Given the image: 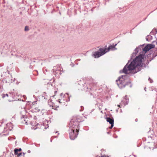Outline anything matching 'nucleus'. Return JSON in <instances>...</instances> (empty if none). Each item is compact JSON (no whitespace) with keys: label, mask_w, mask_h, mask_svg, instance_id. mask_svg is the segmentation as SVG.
I'll list each match as a JSON object with an SVG mask.
<instances>
[{"label":"nucleus","mask_w":157,"mask_h":157,"mask_svg":"<svg viewBox=\"0 0 157 157\" xmlns=\"http://www.w3.org/2000/svg\"><path fill=\"white\" fill-rule=\"evenodd\" d=\"M84 90H89L90 89V90H91L92 89V87L91 86L89 85V86H87V85H86V86L84 88Z\"/></svg>","instance_id":"nucleus-17"},{"label":"nucleus","mask_w":157,"mask_h":157,"mask_svg":"<svg viewBox=\"0 0 157 157\" xmlns=\"http://www.w3.org/2000/svg\"><path fill=\"white\" fill-rule=\"evenodd\" d=\"M3 65V64H0V67H1Z\"/></svg>","instance_id":"nucleus-49"},{"label":"nucleus","mask_w":157,"mask_h":157,"mask_svg":"<svg viewBox=\"0 0 157 157\" xmlns=\"http://www.w3.org/2000/svg\"><path fill=\"white\" fill-rule=\"evenodd\" d=\"M55 92V94H56L57 93V91H55V92Z\"/></svg>","instance_id":"nucleus-52"},{"label":"nucleus","mask_w":157,"mask_h":157,"mask_svg":"<svg viewBox=\"0 0 157 157\" xmlns=\"http://www.w3.org/2000/svg\"><path fill=\"white\" fill-rule=\"evenodd\" d=\"M15 78H13V79L10 78H7L5 82L6 83H8L10 84L12 82H14L15 81Z\"/></svg>","instance_id":"nucleus-14"},{"label":"nucleus","mask_w":157,"mask_h":157,"mask_svg":"<svg viewBox=\"0 0 157 157\" xmlns=\"http://www.w3.org/2000/svg\"><path fill=\"white\" fill-rule=\"evenodd\" d=\"M155 42V41H154L152 42V43H154Z\"/></svg>","instance_id":"nucleus-57"},{"label":"nucleus","mask_w":157,"mask_h":157,"mask_svg":"<svg viewBox=\"0 0 157 157\" xmlns=\"http://www.w3.org/2000/svg\"><path fill=\"white\" fill-rule=\"evenodd\" d=\"M51 142H52V138H51Z\"/></svg>","instance_id":"nucleus-59"},{"label":"nucleus","mask_w":157,"mask_h":157,"mask_svg":"<svg viewBox=\"0 0 157 157\" xmlns=\"http://www.w3.org/2000/svg\"><path fill=\"white\" fill-rule=\"evenodd\" d=\"M52 71L53 72L52 74L54 75H56L58 74H61V72L60 71L59 69H58L57 70L56 67L54 68L53 70H52Z\"/></svg>","instance_id":"nucleus-9"},{"label":"nucleus","mask_w":157,"mask_h":157,"mask_svg":"<svg viewBox=\"0 0 157 157\" xmlns=\"http://www.w3.org/2000/svg\"><path fill=\"white\" fill-rule=\"evenodd\" d=\"M39 125V124H38V123H37V124H36V126H37V125Z\"/></svg>","instance_id":"nucleus-62"},{"label":"nucleus","mask_w":157,"mask_h":157,"mask_svg":"<svg viewBox=\"0 0 157 157\" xmlns=\"http://www.w3.org/2000/svg\"><path fill=\"white\" fill-rule=\"evenodd\" d=\"M92 56L95 58H99L102 56L99 51L94 52Z\"/></svg>","instance_id":"nucleus-11"},{"label":"nucleus","mask_w":157,"mask_h":157,"mask_svg":"<svg viewBox=\"0 0 157 157\" xmlns=\"http://www.w3.org/2000/svg\"><path fill=\"white\" fill-rule=\"evenodd\" d=\"M115 17H118V15L117 14H116L115 15Z\"/></svg>","instance_id":"nucleus-39"},{"label":"nucleus","mask_w":157,"mask_h":157,"mask_svg":"<svg viewBox=\"0 0 157 157\" xmlns=\"http://www.w3.org/2000/svg\"><path fill=\"white\" fill-rule=\"evenodd\" d=\"M117 45V44H113L112 45L109 46L107 48V51L109 52L110 50H112V51L117 50V49L115 47Z\"/></svg>","instance_id":"nucleus-7"},{"label":"nucleus","mask_w":157,"mask_h":157,"mask_svg":"<svg viewBox=\"0 0 157 157\" xmlns=\"http://www.w3.org/2000/svg\"><path fill=\"white\" fill-rule=\"evenodd\" d=\"M99 51L100 53L102 56L108 52L107 51V48H101L99 49Z\"/></svg>","instance_id":"nucleus-8"},{"label":"nucleus","mask_w":157,"mask_h":157,"mask_svg":"<svg viewBox=\"0 0 157 157\" xmlns=\"http://www.w3.org/2000/svg\"><path fill=\"white\" fill-rule=\"evenodd\" d=\"M94 110V109H93L92 111H91V112H90V113H91Z\"/></svg>","instance_id":"nucleus-53"},{"label":"nucleus","mask_w":157,"mask_h":157,"mask_svg":"<svg viewBox=\"0 0 157 157\" xmlns=\"http://www.w3.org/2000/svg\"><path fill=\"white\" fill-rule=\"evenodd\" d=\"M22 157H24V155H25V154H26L25 153H24V152H22Z\"/></svg>","instance_id":"nucleus-36"},{"label":"nucleus","mask_w":157,"mask_h":157,"mask_svg":"<svg viewBox=\"0 0 157 157\" xmlns=\"http://www.w3.org/2000/svg\"><path fill=\"white\" fill-rule=\"evenodd\" d=\"M146 18H147V17H146L145 18H144V19L143 20L145 21L146 19Z\"/></svg>","instance_id":"nucleus-58"},{"label":"nucleus","mask_w":157,"mask_h":157,"mask_svg":"<svg viewBox=\"0 0 157 157\" xmlns=\"http://www.w3.org/2000/svg\"><path fill=\"white\" fill-rule=\"evenodd\" d=\"M15 56L17 57H19V56H18L17 55V54H15Z\"/></svg>","instance_id":"nucleus-38"},{"label":"nucleus","mask_w":157,"mask_h":157,"mask_svg":"<svg viewBox=\"0 0 157 157\" xmlns=\"http://www.w3.org/2000/svg\"><path fill=\"white\" fill-rule=\"evenodd\" d=\"M154 30H155V34H156L157 33V30L156 29L154 28Z\"/></svg>","instance_id":"nucleus-34"},{"label":"nucleus","mask_w":157,"mask_h":157,"mask_svg":"<svg viewBox=\"0 0 157 157\" xmlns=\"http://www.w3.org/2000/svg\"><path fill=\"white\" fill-rule=\"evenodd\" d=\"M137 121H138V119H137V118H136V119H135V121L136 122H137Z\"/></svg>","instance_id":"nucleus-47"},{"label":"nucleus","mask_w":157,"mask_h":157,"mask_svg":"<svg viewBox=\"0 0 157 157\" xmlns=\"http://www.w3.org/2000/svg\"><path fill=\"white\" fill-rule=\"evenodd\" d=\"M79 117L78 116L73 117L69 124V133L71 140H75L78 135L79 130L77 129L80 127L79 123L81 122Z\"/></svg>","instance_id":"nucleus-2"},{"label":"nucleus","mask_w":157,"mask_h":157,"mask_svg":"<svg viewBox=\"0 0 157 157\" xmlns=\"http://www.w3.org/2000/svg\"><path fill=\"white\" fill-rule=\"evenodd\" d=\"M6 96L7 97H8V94H6Z\"/></svg>","instance_id":"nucleus-51"},{"label":"nucleus","mask_w":157,"mask_h":157,"mask_svg":"<svg viewBox=\"0 0 157 157\" xmlns=\"http://www.w3.org/2000/svg\"><path fill=\"white\" fill-rule=\"evenodd\" d=\"M116 83L119 88L121 89L124 88L126 86H128L130 85L129 87L131 88L132 86V84L130 80H128V82H125L120 79V78H118V79L116 81Z\"/></svg>","instance_id":"nucleus-3"},{"label":"nucleus","mask_w":157,"mask_h":157,"mask_svg":"<svg viewBox=\"0 0 157 157\" xmlns=\"http://www.w3.org/2000/svg\"><path fill=\"white\" fill-rule=\"evenodd\" d=\"M142 21H140L136 26H137L140 23L142 22Z\"/></svg>","instance_id":"nucleus-45"},{"label":"nucleus","mask_w":157,"mask_h":157,"mask_svg":"<svg viewBox=\"0 0 157 157\" xmlns=\"http://www.w3.org/2000/svg\"><path fill=\"white\" fill-rule=\"evenodd\" d=\"M17 155V157H21V156L22 157V153H18V154Z\"/></svg>","instance_id":"nucleus-22"},{"label":"nucleus","mask_w":157,"mask_h":157,"mask_svg":"<svg viewBox=\"0 0 157 157\" xmlns=\"http://www.w3.org/2000/svg\"><path fill=\"white\" fill-rule=\"evenodd\" d=\"M60 95L61 96H62L63 95V93H61L60 94Z\"/></svg>","instance_id":"nucleus-54"},{"label":"nucleus","mask_w":157,"mask_h":157,"mask_svg":"<svg viewBox=\"0 0 157 157\" xmlns=\"http://www.w3.org/2000/svg\"><path fill=\"white\" fill-rule=\"evenodd\" d=\"M21 151V148H16L14 149V154L15 155H17L18 154L19 151Z\"/></svg>","instance_id":"nucleus-15"},{"label":"nucleus","mask_w":157,"mask_h":157,"mask_svg":"<svg viewBox=\"0 0 157 157\" xmlns=\"http://www.w3.org/2000/svg\"><path fill=\"white\" fill-rule=\"evenodd\" d=\"M10 48L9 47V46L7 44H5L3 48L2 49V52L1 53L2 54L3 53L4 54H6L7 52L10 51Z\"/></svg>","instance_id":"nucleus-5"},{"label":"nucleus","mask_w":157,"mask_h":157,"mask_svg":"<svg viewBox=\"0 0 157 157\" xmlns=\"http://www.w3.org/2000/svg\"><path fill=\"white\" fill-rule=\"evenodd\" d=\"M81 109L80 110V111H81L83 110L84 109V107L83 106H81Z\"/></svg>","instance_id":"nucleus-28"},{"label":"nucleus","mask_w":157,"mask_h":157,"mask_svg":"<svg viewBox=\"0 0 157 157\" xmlns=\"http://www.w3.org/2000/svg\"><path fill=\"white\" fill-rule=\"evenodd\" d=\"M117 106L120 108L121 107L120 105H117Z\"/></svg>","instance_id":"nucleus-48"},{"label":"nucleus","mask_w":157,"mask_h":157,"mask_svg":"<svg viewBox=\"0 0 157 157\" xmlns=\"http://www.w3.org/2000/svg\"><path fill=\"white\" fill-rule=\"evenodd\" d=\"M148 80L150 81V82L151 83H152L153 82V80L151 79L150 78H148Z\"/></svg>","instance_id":"nucleus-25"},{"label":"nucleus","mask_w":157,"mask_h":157,"mask_svg":"<svg viewBox=\"0 0 157 157\" xmlns=\"http://www.w3.org/2000/svg\"><path fill=\"white\" fill-rule=\"evenodd\" d=\"M29 68H32V65H30L29 66Z\"/></svg>","instance_id":"nucleus-50"},{"label":"nucleus","mask_w":157,"mask_h":157,"mask_svg":"<svg viewBox=\"0 0 157 157\" xmlns=\"http://www.w3.org/2000/svg\"><path fill=\"white\" fill-rule=\"evenodd\" d=\"M47 87H49L50 86H52V84L51 82H48L47 84Z\"/></svg>","instance_id":"nucleus-18"},{"label":"nucleus","mask_w":157,"mask_h":157,"mask_svg":"<svg viewBox=\"0 0 157 157\" xmlns=\"http://www.w3.org/2000/svg\"><path fill=\"white\" fill-rule=\"evenodd\" d=\"M15 138H12V140L13 139V140H14L15 139Z\"/></svg>","instance_id":"nucleus-61"},{"label":"nucleus","mask_w":157,"mask_h":157,"mask_svg":"<svg viewBox=\"0 0 157 157\" xmlns=\"http://www.w3.org/2000/svg\"><path fill=\"white\" fill-rule=\"evenodd\" d=\"M27 139V138H25V137H23V141L24 142H26V141Z\"/></svg>","instance_id":"nucleus-24"},{"label":"nucleus","mask_w":157,"mask_h":157,"mask_svg":"<svg viewBox=\"0 0 157 157\" xmlns=\"http://www.w3.org/2000/svg\"><path fill=\"white\" fill-rule=\"evenodd\" d=\"M43 125L44 126V125H44V123H43Z\"/></svg>","instance_id":"nucleus-64"},{"label":"nucleus","mask_w":157,"mask_h":157,"mask_svg":"<svg viewBox=\"0 0 157 157\" xmlns=\"http://www.w3.org/2000/svg\"><path fill=\"white\" fill-rule=\"evenodd\" d=\"M114 126V124H111V126L109 127V128H110V129H112L113 127Z\"/></svg>","instance_id":"nucleus-26"},{"label":"nucleus","mask_w":157,"mask_h":157,"mask_svg":"<svg viewBox=\"0 0 157 157\" xmlns=\"http://www.w3.org/2000/svg\"><path fill=\"white\" fill-rule=\"evenodd\" d=\"M51 101H52V100L51 99H49L48 101V102H49V101L51 102Z\"/></svg>","instance_id":"nucleus-40"},{"label":"nucleus","mask_w":157,"mask_h":157,"mask_svg":"<svg viewBox=\"0 0 157 157\" xmlns=\"http://www.w3.org/2000/svg\"><path fill=\"white\" fill-rule=\"evenodd\" d=\"M64 97L65 98L64 100H65L66 102H68L70 101V96L68 93H66L64 95Z\"/></svg>","instance_id":"nucleus-13"},{"label":"nucleus","mask_w":157,"mask_h":157,"mask_svg":"<svg viewBox=\"0 0 157 157\" xmlns=\"http://www.w3.org/2000/svg\"><path fill=\"white\" fill-rule=\"evenodd\" d=\"M27 118V117L26 116H25V115H22V117H21V119L22 120H24L25 121H26V120L25 119V118Z\"/></svg>","instance_id":"nucleus-20"},{"label":"nucleus","mask_w":157,"mask_h":157,"mask_svg":"<svg viewBox=\"0 0 157 157\" xmlns=\"http://www.w3.org/2000/svg\"><path fill=\"white\" fill-rule=\"evenodd\" d=\"M47 126H45V127H44V128L45 129H47L48 128V124H47Z\"/></svg>","instance_id":"nucleus-35"},{"label":"nucleus","mask_w":157,"mask_h":157,"mask_svg":"<svg viewBox=\"0 0 157 157\" xmlns=\"http://www.w3.org/2000/svg\"><path fill=\"white\" fill-rule=\"evenodd\" d=\"M153 52L150 51L149 53L147 56V59H150V61H151L153 59L157 56V53L156 54L153 53Z\"/></svg>","instance_id":"nucleus-4"},{"label":"nucleus","mask_w":157,"mask_h":157,"mask_svg":"<svg viewBox=\"0 0 157 157\" xmlns=\"http://www.w3.org/2000/svg\"><path fill=\"white\" fill-rule=\"evenodd\" d=\"M95 8H96V7H93L92 9H91V10L92 11V12H93Z\"/></svg>","instance_id":"nucleus-32"},{"label":"nucleus","mask_w":157,"mask_h":157,"mask_svg":"<svg viewBox=\"0 0 157 157\" xmlns=\"http://www.w3.org/2000/svg\"><path fill=\"white\" fill-rule=\"evenodd\" d=\"M150 34L155 36V30H154V29L151 32Z\"/></svg>","instance_id":"nucleus-19"},{"label":"nucleus","mask_w":157,"mask_h":157,"mask_svg":"<svg viewBox=\"0 0 157 157\" xmlns=\"http://www.w3.org/2000/svg\"><path fill=\"white\" fill-rule=\"evenodd\" d=\"M35 110H36V111H34V110H33V111L35 112H39L40 111V109H39V108H36L35 109Z\"/></svg>","instance_id":"nucleus-23"},{"label":"nucleus","mask_w":157,"mask_h":157,"mask_svg":"<svg viewBox=\"0 0 157 157\" xmlns=\"http://www.w3.org/2000/svg\"><path fill=\"white\" fill-rule=\"evenodd\" d=\"M152 36L151 35H150V34L148 35L146 37V40L147 41H150L152 40Z\"/></svg>","instance_id":"nucleus-16"},{"label":"nucleus","mask_w":157,"mask_h":157,"mask_svg":"<svg viewBox=\"0 0 157 157\" xmlns=\"http://www.w3.org/2000/svg\"><path fill=\"white\" fill-rule=\"evenodd\" d=\"M48 105H49V106H51H51H52V107H53V105H51V104H48Z\"/></svg>","instance_id":"nucleus-42"},{"label":"nucleus","mask_w":157,"mask_h":157,"mask_svg":"<svg viewBox=\"0 0 157 157\" xmlns=\"http://www.w3.org/2000/svg\"><path fill=\"white\" fill-rule=\"evenodd\" d=\"M149 59V60H147V62H146V64H148V63H149L151 61H150V59Z\"/></svg>","instance_id":"nucleus-31"},{"label":"nucleus","mask_w":157,"mask_h":157,"mask_svg":"<svg viewBox=\"0 0 157 157\" xmlns=\"http://www.w3.org/2000/svg\"><path fill=\"white\" fill-rule=\"evenodd\" d=\"M45 121H46V122H47V123H48L49 122H50V121H48L47 120H45Z\"/></svg>","instance_id":"nucleus-43"},{"label":"nucleus","mask_w":157,"mask_h":157,"mask_svg":"<svg viewBox=\"0 0 157 157\" xmlns=\"http://www.w3.org/2000/svg\"><path fill=\"white\" fill-rule=\"evenodd\" d=\"M128 76L127 75H122L119 76L118 78H120V79L123 80H124L125 82H128V81L127 79Z\"/></svg>","instance_id":"nucleus-12"},{"label":"nucleus","mask_w":157,"mask_h":157,"mask_svg":"<svg viewBox=\"0 0 157 157\" xmlns=\"http://www.w3.org/2000/svg\"><path fill=\"white\" fill-rule=\"evenodd\" d=\"M77 61H80V59H77Z\"/></svg>","instance_id":"nucleus-55"},{"label":"nucleus","mask_w":157,"mask_h":157,"mask_svg":"<svg viewBox=\"0 0 157 157\" xmlns=\"http://www.w3.org/2000/svg\"><path fill=\"white\" fill-rule=\"evenodd\" d=\"M8 140H12V138L11 137H9L8 138Z\"/></svg>","instance_id":"nucleus-30"},{"label":"nucleus","mask_w":157,"mask_h":157,"mask_svg":"<svg viewBox=\"0 0 157 157\" xmlns=\"http://www.w3.org/2000/svg\"><path fill=\"white\" fill-rule=\"evenodd\" d=\"M2 98H5V97H6V94H2Z\"/></svg>","instance_id":"nucleus-27"},{"label":"nucleus","mask_w":157,"mask_h":157,"mask_svg":"<svg viewBox=\"0 0 157 157\" xmlns=\"http://www.w3.org/2000/svg\"><path fill=\"white\" fill-rule=\"evenodd\" d=\"M108 116L109 117H113L112 114H109V115H108Z\"/></svg>","instance_id":"nucleus-33"},{"label":"nucleus","mask_w":157,"mask_h":157,"mask_svg":"<svg viewBox=\"0 0 157 157\" xmlns=\"http://www.w3.org/2000/svg\"><path fill=\"white\" fill-rule=\"evenodd\" d=\"M71 65L72 66V67H73L75 66V64L74 63L71 64Z\"/></svg>","instance_id":"nucleus-37"},{"label":"nucleus","mask_w":157,"mask_h":157,"mask_svg":"<svg viewBox=\"0 0 157 157\" xmlns=\"http://www.w3.org/2000/svg\"><path fill=\"white\" fill-rule=\"evenodd\" d=\"M35 61L34 60H31V63H32L33 62H35Z\"/></svg>","instance_id":"nucleus-41"},{"label":"nucleus","mask_w":157,"mask_h":157,"mask_svg":"<svg viewBox=\"0 0 157 157\" xmlns=\"http://www.w3.org/2000/svg\"><path fill=\"white\" fill-rule=\"evenodd\" d=\"M144 44L140 45L134 49L130 59L128 60L123 70L120 71V73L135 74L142 69L144 65L143 60L145 58V53L155 47L154 44H147L144 47Z\"/></svg>","instance_id":"nucleus-1"},{"label":"nucleus","mask_w":157,"mask_h":157,"mask_svg":"<svg viewBox=\"0 0 157 157\" xmlns=\"http://www.w3.org/2000/svg\"><path fill=\"white\" fill-rule=\"evenodd\" d=\"M144 67H146V65L145 64H144Z\"/></svg>","instance_id":"nucleus-60"},{"label":"nucleus","mask_w":157,"mask_h":157,"mask_svg":"<svg viewBox=\"0 0 157 157\" xmlns=\"http://www.w3.org/2000/svg\"><path fill=\"white\" fill-rule=\"evenodd\" d=\"M44 98L45 99H47V98L46 97H44Z\"/></svg>","instance_id":"nucleus-63"},{"label":"nucleus","mask_w":157,"mask_h":157,"mask_svg":"<svg viewBox=\"0 0 157 157\" xmlns=\"http://www.w3.org/2000/svg\"><path fill=\"white\" fill-rule=\"evenodd\" d=\"M60 100V99H58V100L57 101L58 102H59V103H61Z\"/></svg>","instance_id":"nucleus-44"},{"label":"nucleus","mask_w":157,"mask_h":157,"mask_svg":"<svg viewBox=\"0 0 157 157\" xmlns=\"http://www.w3.org/2000/svg\"><path fill=\"white\" fill-rule=\"evenodd\" d=\"M110 133V132H107V133L108 134H109Z\"/></svg>","instance_id":"nucleus-56"},{"label":"nucleus","mask_w":157,"mask_h":157,"mask_svg":"<svg viewBox=\"0 0 157 157\" xmlns=\"http://www.w3.org/2000/svg\"><path fill=\"white\" fill-rule=\"evenodd\" d=\"M121 102L125 105L128 104L129 102V98L127 95L124 97L123 99L122 100Z\"/></svg>","instance_id":"nucleus-6"},{"label":"nucleus","mask_w":157,"mask_h":157,"mask_svg":"<svg viewBox=\"0 0 157 157\" xmlns=\"http://www.w3.org/2000/svg\"><path fill=\"white\" fill-rule=\"evenodd\" d=\"M105 119H106L107 121L109 122L110 124H114V121L113 117H106Z\"/></svg>","instance_id":"nucleus-10"},{"label":"nucleus","mask_w":157,"mask_h":157,"mask_svg":"<svg viewBox=\"0 0 157 157\" xmlns=\"http://www.w3.org/2000/svg\"><path fill=\"white\" fill-rule=\"evenodd\" d=\"M23 97L25 99V100H22L23 101H25L26 99V96L25 95H23Z\"/></svg>","instance_id":"nucleus-29"},{"label":"nucleus","mask_w":157,"mask_h":157,"mask_svg":"<svg viewBox=\"0 0 157 157\" xmlns=\"http://www.w3.org/2000/svg\"><path fill=\"white\" fill-rule=\"evenodd\" d=\"M29 30V27L27 26H25L24 30L25 31H27Z\"/></svg>","instance_id":"nucleus-21"},{"label":"nucleus","mask_w":157,"mask_h":157,"mask_svg":"<svg viewBox=\"0 0 157 157\" xmlns=\"http://www.w3.org/2000/svg\"><path fill=\"white\" fill-rule=\"evenodd\" d=\"M27 152L28 153H30V152H31V151L30 150H28L27 151Z\"/></svg>","instance_id":"nucleus-46"}]
</instances>
